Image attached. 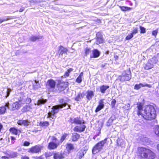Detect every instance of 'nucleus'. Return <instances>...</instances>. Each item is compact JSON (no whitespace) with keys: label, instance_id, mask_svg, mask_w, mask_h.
I'll list each match as a JSON object with an SVG mask.
<instances>
[{"label":"nucleus","instance_id":"obj_6","mask_svg":"<svg viewBox=\"0 0 159 159\" xmlns=\"http://www.w3.org/2000/svg\"><path fill=\"white\" fill-rule=\"evenodd\" d=\"M131 77V72L129 69L124 71L121 75L119 76V79L121 81H124L129 80Z\"/></svg>","mask_w":159,"mask_h":159},{"label":"nucleus","instance_id":"obj_49","mask_svg":"<svg viewBox=\"0 0 159 159\" xmlns=\"http://www.w3.org/2000/svg\"><path fill=\"white\" fill-rule=\"evenodd\" d=\"M11 91V89H7V95L6 96V98L9 95L10 92Z\"/></svg>","mask_w":159,"mask_h":159},{"label":"nucleus","instance_id":"obj_11","mask_svg":"<svg viewBox=\"0 0 159 159\" xmlns=\"http://www.w3.org/2000/svg\"><path fill=\"white\" fill-rule=\"evenodd\" d=\"M104 106V102L103 100H100L98 102V105L97 106L95 110V112H97L103 109Z\"/></svg>","mask_w":159,"mask_h":159},{"label":"nucleus","instance_id":"obj_42","mask_svg":"<svg viewBox=\"0 0 159 159\" xmlns=\"http://www.w3.org/2000/svg\"><path fill=\"white\" fill-rule=\"evenodd\" d=\"M17 156V153L16 152H13L10 154L9 155V157L10 158H14L16 157Z\"/></svg>","mask_w":159,"mask_h":159},{"label":"nucleus","instance_id":"obj_17","mask_svg":"<svg viewBox=\"0 0 159 159\" xmlns=\"http://www.w3.org/2000/svg\"><path fill=\"white\" fill-rule=\"evenodd\" d=\"M93 55L90 56L91 58H95L98 57L100 55L99 52L96 49H94L92 51Z\"/></svg>","mask_w":159,"mask_h":159},{"label":"nucleus","instance_id":"obj_4","mask_svg":"<svg viewBox=\"0 0 159 159\" xmlns=\"http://www.w3.org/2000/svg\"><path fill=\"white\" fill-rule=\"evenodd\" d=\"M25 104V101L23 100H20L16 102H14L10 107V109L12 111H15L16 110H18L22 107L23 105ZM5 107L9 108V103H7L6 104Z\"/></svg>","mask_w":159,"mask_h":159},{"label":"nucleus","instance_id":"obj_53","mask_svg":"<svg viewBox=\"0 0 159 159\" xmlns=\"http://www.w3.org/2000/svg\"><path fill=\"white\" fill-rule=\"evenodd\" d=\"M113 121V119L112 118H111L109 119L107 122H108L109 123H110L111 124V123H112V121Z\"/></svg>","mask_w":159,"mask_h":159},{"label":"nucleus","instance_id":"obj_54","mask_svg":"<svg viewBox=\"0 0 159 159\" xmlns=\"http://www.w3.org/2000/svg\"><path fill=\"white\" fill-rule=\"evenodd\" d=\"M21 159H29L27 157H21Z\"/></svg>","mask_w":159,"mask_h":159},{"label":"nucleus","instance_id":"obj_27","mask_svg":"<svg viewBox=\"0 0 159 159\" xmlns=\"http://www.w3.org/2000/svg\"><path fill=\"white\" fill-rule=\"evenodd\" d=\"M83 76V72H81L76 80V82L78 83H80L82 82Z\"/></svg>","mask_w":159,"mask_h":159},{"label":"nucleus","instance_id":"obj_3","mask_svg":"<svg viewBox=\"0 0 159 159\" xmlns=\"http://www.w3.org/2000/svg\"><path fill=\"white\" fill-rule=\"evenodd\" d=\"M60 105L54 106L52 108L51 110L48 113V117H50L52 119L54 118L55 114L58 111L59 109L65 107L67 104L65 102L63 99H61L60 101Z\"/></svg>","mask_w":159,"mask_h":159},{"label":"nucleus","instance_id":"obj_13","mask_svg":"<svg viewBox=\"0 0 159 159\" xmlns=\"http://www.w3.org/2000/svg\"><path fill=\"white\" fill-rule=\"evenodd\" d=\"M147 87L148 88H151L152 87V85L151 84H142L140 83L138 84H136L134 87V89H139L142 87Z\"/></svg>","mask_w":159,"mask_h":159},{"label":"nucleus","instance_id":"obj_21","mask_svg":"<svg viewBox=\"0 0 159 159\" xmlns=\"http://www.w3.org/2000/svg\"><path fill=\"white\" fill-rule=\"evenodd\" d=\"M109 88L108 85H103L100 87V92L102 93H104Z\"/></svg>","mask_w":159,"mask_h":159},{"label":"nucleus","instance_id":"obj_29","mask_svg":"<svg viewBox=\"0 0 159 159\" xmlns=\"http://www.w3.org/2000/svg\"><path fill=\"white\" fill-rule=\"evenodd\" d=\"M84 95L83 93H79L75 98V100L77 101H80L82 98L84 97Z\"/></svg>","mask_w":159,"mask_h":159},{"label":"nucleus","instance_id":"obj_46","mask_svg":"<svg viewBox=\"0 0 159 159\" xmlns=\"http://www.w3.org/2000/svg\"><path fill=\"white\" fill-rule=\"evenodd\" d=\"M140 28L141 33H144L146 32V30L145 28L141 26H140Z\"/></svg>","mask_w":159,"mask_h":159},{"label":"nucleus","instance_id":"obj_12","mask_svg":"<svg viewBox=\"0 0 159 159\" xmlns=\"http://www.w3.org/2000/svg\"><path fill=\"white\" fill-rule=\"evenodd\" d=\"M85 153V152L84 149L81 150L77 153L75 157V159H81L84 156Z\"/></svg>","mask_w":159,"mask_h":159},{"label":"nucleus","instance_id":"obj_50","mask_svg":"<svg viewBox=\"0 0 159 159\" xmlns=\"http://www.w3.org/2000/svg\"><path fill=\"white\" fill-rule=\"evenodd\" d=\"M130 106L129 104H128L124 107V108L126 110H129L130 109Z\"/></svg>","mask_w":159,"mask_h":159},{"label":"nucleus","instance_id":"obj_41","mask_svg":"<svg viewBox=\"0 0 159 159\" xmlns=\"http://www.w3.org/2000/svg\"><path fill=\"white\" fill-rule=\"evenodd\" d=\"M91 52V49L89 48H87L85 49V54L86 55H88Z\"/></svg>","mask_w":159,"mask_h":159},{"label":"nucleus","instance_id":"obj_56","mask_svg":"<svg viewBox=\"0 0 159 159\" xmlns=\"http://www.w3.org/2000/svg\"><path fill=\"white\" fill-rule=\"evenodd\" d=\"M2 125L0 124V131H1V129L2 128Z\"/></svg>","mask_w":159,"mask_h":159},{"label":"nucleus","instance_id":"obj_51","mask_svg":"<svg viewBox=\"0 0 159 159\" xmlns=\"http://www.w3.org/2000/svg\"><path fill=\"white\" fill-rule=\"evenodd\" d=\"M11 143H14L15 142V140H16V138L13 136H11Z\"/></svg>","mask_w":159,"mask_h":159},{"label":"nucleus","instance_id":"obj_31","mask_svg":"<svg viewBox=\"0 0 159 159\" xmlns=\"http://www.w3.org/2000/svg\"><path fill=\"white\" fill-rule=\"evenodd\" d=\"M73 70V69L71 68L68 69L67 70V71L66 72L63 76H64V77L65 78H66L67 77H68L70 73V72L72 71Z\"/></svg>","mask_w":159,"mask_h":159},{"label":"nucleus","instance_id":"obj_9","mask_svg":"<svg viewBox=\"0 0 159 159\" xmlns=\"http://www.w3.org/2000/svg\"><path fill=\"white\" fill-rule=\"evenodd\" d=\"M59 145V142L55 143L54 142H51L49 143L48 148L49 149H55Z\"/></svg>","mask_w":159,"mask_h":159},{"label":"nucleus","instance_id":"obj_22","mask_svg":"<svg viewBox=\"0 0 159 159\" xmlns=\"http://www.w3.org/2000/svg\"><path fill=\"white\" fill-rule=\"evenodd\" d=\"M63 158L62 154L60 153L57 152L54 154V159H62Z\"/></svg>","mask_w":159,"mask_h":159},{"label":"nucleus","instance_id":"obj_5","mask_svg":"<svg viewBox=\"0 0 159 159\" xmlns=\"http://www.w3.org/2000/svg\"><path fill=\"white\" fill-rule=\"evenodd\" d=\"M107 139H105L104 140H102L97 144L93 147L92 149V152L93 154H95L101 150L104 144L107 141Z\"/></svg>","mask_w":159,"mask_h":159},{"label":"nucleus","instance_id":"obj_35","mask_svg":"<svg viewBox=\"0 0 159 159\" xmlns=\"http://www.w3.org/2000/svg\"><path fill=\"white\" fill-rule=\"evenodd\" d=\"M121 10L123 11H126L131 10V8L125 7L124 6L120 7Z\"/></svg>","mask_w":159,"mask_h":159},{"label":"nucleus","instance_id":"obj_39","mask_svg":"<svg viewBox=\"0 0 159 159\" xmlns=\"http://www.w3.org/2000/svg\"><path fill=\"white\" fill-rule=\"evenodd\" d=\"M138 28H133V30L132 31L131 33L134 35V34L138 33Z\"/></svg>","mask_w":159,"mask_h":159},{"label":"nucleus","instance_id":"obj_36","mask_svg":"<svg viewBox=\"0 0 159 159\" xmlns=\"http://www.w3.org/2000/svg\"><path fill=\"white\" fill-rule=\"evenodd\" d=\"M6 110V107H0V114L4 113Z\"/></svg>","mask_w":159,"mask_h":159},{"label":"nucleus","instance_id":"obj_23","mask_svg":"<svg viewBox=\"0 0 159 159\" xmlns=\"http://www.w3.org/2000/svg\"><path fill=\"white\" fill-rule=\"evenodd\" d=\"M48 86L51 88H54L55 86L56 83L53 80H51L48 81Z\"/></svg>","mask_w":159,"mask_h":159},{"label":"nucleus","instance_id":"obj_38","mask_svg":"<svg viewBox=\"0 0 159 159\" xmlns=\"http://www.w3.org/2000/svg\"><path fill=\"white\" fill-rule=\"evenodd\" d=\"M35 82L36 84V85H34L33 87L35 89H38L40 87V84L39 83V81L36 80H35Z\"/></svg>","mask_w":159,"mask_h":159},{"label":"nucleus","instance_id":"obj_25","mask_svg":"<svg viewBox=\"0 0 159 159\" xmlns=\"http://www.w3.org/2000/svg\"><path fill=\"white\" fill-rule=\"evenodd\" d=\"M43 37L41 36H32L30 38V39L32 41H35L38 40H39L40 39H41Z\"/></svg>","mask_w":159,"mask_h":159},{"label":"nucleus","instance_id":"obj_10","mask_svg":"<svg viewBox=\"0 0 159 159\" xmlns=\"http://www.w3.org/2000/svg\"><path fill=\"white\" fill-rule=\"evenodd\" d=\"M96 42L95 43L98 44L99 43H102L103 42V39L102 36L100 33L98 32L96 34Z\"/></svg>","mask_w":159,"mask_h":159},{"label":"nucleus","instance_id":"obj_26","mask_svg":"<svg viewBox=\"0 0 159 159\" xmlns=\"http://www.w3.org/2000/svg\"><path fill=\"white\" fill-rule=\"evenodd\" d=\"M32 108L30 105H26L22 109L21 111L23 112H25L30 111L32 109Z\"/></svg>","mask_w":159,"mask_h":159},{"label":"nucleus","instance_id":"obj_8","mask_svg":"<svg viewBox=\"0 0 159 159\" xmlns=\"http://www.w3.org/2000/svg\"><path fill=\"white\" fill-rule=\"evenodd\" d=\"M86 128V126L84 124H81L75 127L73 130L75 132H81L84 131Z\"/></svg>","mask_w":159,"mask_h":159},{"label":"nucleus","instance_id":"obj_19","mask_svg":"<svg viewBox=\"0 0 159 159\" xmlns=\"http://www.w3.org/2000/svg\"><path fill=\"white\" fill-rule=\"evenodd\" d=\"M86 98L88 100H90L94 95V93L92 91H87L86 92Z\"/></svg>","mask_w":159,"mask_h":159},{"label":"nucleus","instance_id":"obj_24","mask_svg":"<svg viewBox=\"0 0 159 159\" xmlns=\"http://www.w3.org/2000/svg\"><path fill=\"white\" fill-rule=\"evenodd\" d=\"M47 102V100L44 99H41L39 100L36 103H34L35 105H38L39 106L40 105L42 104H43Z\"/></svg>","mask_w":159,"mask_h":159},{"label":"nucleus","instance_id":"obj_32","mask_svg":"<svg viewBox=\"0 0 159 159\" xmlns=\"http://www.w3.org/2000/svg\"><path fill=\"white\" fill-rule=\"evenodd\" d=\"M39 124L42 126H47L49 125V124L48 122L45 121L40 122Z\"/></svg>","mask_w":159,"mask_h":159},{"label":"nucleus","instance_id":"obj_16","mask_svg":"<svg viewBox=\"0 0 159 159\" xmlns=\"http://www.w3.org/2000/svg\"><path fill=\"white\" fill-rule=\"evenodd\" d=\"M59 55H62L63 54H67V49L64 48L62 46H60L59 47Z\"/></svg>","mask_w":159,"mask_h":159},{"label":"nucleus","instance_id":"obj_20","mask_svg":"<svg viewBox=\"0 0 159 159\" xmlns=\"http://www.w3.org/2000/svg\"><path fill=\"white\" fill-rule=\"evenodd\" d=\"M10 131L13 134L17 135L18 134H19L21 133L20 130H18L14 128H12L10 129Z\"/></svg>","mask_w":159,"mask_h":159},{"label":"nucleus","instance_id":"obj_57","mask_svg":"<svg viewBox=\"0 0 159 159\" xmlns=\"http://www.w3.org/2000/svg\"><path fill=\"white\" fill-rule=\"evenodd\" d=\"M111 124H110V123H108L107 122V126H109Z\"/></svg>","mask_w":159,"mask_h":159},{"label":"nucleus","instance_id":"obj_28","mask_svg":"<svg viewBox=\"0 0 159 159\" xmlns=\"http://www.w3.org/2000/svg\"><path fill=\"white\" fill-rule=\"evenodd\" d=\"M80 137V135L76 133L72 134V140L73 141H76Z\"/></svg>","mask_w":159,"mask_h":159},{"label":"nucleus","instance_id":"obj_52","mask_svg":"<svg viewBox=\"0 0 159 159\" xmlns=\"http://www.w3.org/2000/svg\"><path fill=\"white\" fill-rule=\"evenodd\" d=\"M30 144V143L28 142L27 141H25L24 143V146H29Z\"/></svg>","mask_w":159,"mask_h":159},{"label":"nucleus","instance_id":"obj_37","mask_svg":"<svg viewBox=\"0 0 159 159\" xmlns=\"http://www.w3.org/2000/svg\"><path fill=\"white\" fill-rule=\"evenodd\" d=\"M67 136V134H64L62 136L61 139L60 140L59 142L61 143L65 139Z\"/></svg>","mask_w":159,"mask_h":159},{"label":"nucleus","instance_id":"obj_1","mask_svg":"<svg viewBox=\"0 0 159 159\" xmlns=\"http://www.w3.org/2000/svg\"><path fill=\"white\" fill-rule=\"evenodd\" d=\"M143 104L139 103L137 104V114L141 115L144 118L147 120L154 119L156 116V111L154 107L149 105L145 106L143 109Z\"/></svg>","mask_w":159,"mask_h":159},{"label":"nucleus","instance_id":"obj_2","mask_svg":"<svg viewBox=\"0 0 159 159\" xmlns=\"http://www.w3.org/2000/svg\"><path fill=\"white\" fill-rule=\"evenodd\" d=\"M138 156L143 159H154L155 154L150 150L141 147L138 148Z\"/></svg>","mask_w":159,"mask_h":159},{"label":"nucleus","instance_id":"obj_58","mask_svg":"<svg viewBox=\"0 0 159 159\" xmlns=\"http://www.w3.org/2000/svg\"><path fill=\"white\" fill-rule=\"evenodd\" d=\"M114 58H115V59L116 60V59H118V57L117 56H116H116H114Z\"/></svg>","mask_w":159,"mask_h":159},{"label":"nucleus","instance_id":"obj_59","mask_svg":"<svg viewBox=\"0 0 159 159\" xmlns=\"http://www.w3.org/2000/svg\"><path fill=\"white\" fill-rule=\"evenodd\" d=\"M157 149L158 151H159V144L157 146Z\"/></svg>","mask_w":159,"mask_h":159},{"label":"nucleus","instance_id":"obj_55","mask_svg":"<svg viewBox=\"0 0 159 159\" xmlns=\"http://www.w3.org/2000/svg\"><path fill=\"white\" fill-rule=\"evenodd\" d=\"M24 10V7L20 9L19 11L20 12H21L23 11Z\"/></svg>","mask_w":159,"mask_h":159},{"label":"nucleus","instance_id":"obj_7","mask_svg":"<svg viewBox=\"0 0 159 159\" xmlns=\"http://www.w3.org/2000/svg\"><path fill=\"white\" fill-rule=\"evenodd\" d=\"M43 148L42 146L38 145L33 146L29 148L28 152L32 153H37L41 152Z\"/></svg>","mask_w":159,"mask_h":159},{"label":"nucleus","instance_id":"obj_33","mask_svg":"<svg viewBox=\"0 0 159 159\" xmlns=\"http://www.w3.org/2000/svg\"><path fill=\"white\" fill-rule=\"evenodd\" d=\"M154 131L156 135L159 137V126H156L155 128Z\"/></svg>","mask_w":159,"mask_h":159},{"label":"nucleus","instance_id":"obj_34","mask_svg":"<svg viewBox=\"0 0 159 159\" xmlns=\"http://www.w3.org/2000/svg\"><path fill=\"white\" fill-rule=\"evenodd\" d=\"M66 148L68 151L74 149L73 145L71 143L67 144Z\"/></svg>","mask_w":159,"mask_h":159},{"label":"nucleus","instance_id":"obj_60","mask_svg":"<svg viewBox=\"0 0 159 159\" xmlns=\"http://www.w3.org/2000/svg\"><path fill=\"white\" fill-rule=\"evenodd\" d=\"M69 105H68V107H67V109H68L69 108Z\"/></svg>","mask_w":159,"mask_h":159},{"label":"nucleus","instance_id":"obj_48","mask_svg":"<svg viewBox=\"0 0 159 159\" xmlns=\"http://www.w3.org/2000/svg\"><path fill=\"white\" fill-rule=\"evenodd\" d=\"M10 19V18H4L0 19V24L1 23H2L3 21H6Z\"/></svg>","mask_w":159,"mask_h":159},{"label":"nucleus","instance_id":"obj_40","mask_svg":"<svg viewBox=\"0 0 159 159\" xmlns=\"http://www.w3.org/2000/svg\"><path fill=\"white\" fill-rule=\"evenodd\" d=\"M25 101V103L29 104L31 102V99L30 98H27L25 100L23 99Z\"/></svg>","mask_w":159,"mask_h":159},{"label":"nucleus","instance_id":"obj_43","mask_svg":"<svg viewBox=\"0 0 159 159\" xmlns=\"http://www.w3.org/2000/svg\"><path fill=\"white\" fill-rule=\"evenodd\" d=\"M51 137V136H50ZM51 137V140H52V142H54L55 143H56L57 142H59L58 140L54 136H52Z\"/></svg>","mask_w":159,"mask_h":159},{"label":"nucleus","instance_id":"obj_15","mask_svg":"<svg viewBox=\"0 0 159 159\" xmlns=\"http://www.w3.org/2000/svg\"><path fill=\"white\" fill-rule=\"evenodd\" d=\"M17 123L20 125L27 126L29 125L30 122L27 120H19L18 121Z\"/></svg>","mask_w":159,"mask_h":159},{"label":"nucleus","instance_id":"obj_45","mask_svg":"<svg viewBox=\"0 0 159 159\" xmlns=\"http://www.w3.org/2000/svg\"><path fill=\"white\" fill-rule=\"evenodd\" d=\"M157 33H158V30H153L152 31V35L155 36V37H156Z\"/></svg>","mask_w":159,"mask_h":159},{"label":"nucleus","instance_id":"obj_44","mask_svg":"<svg viewBox=\"0 0 159 159\" xmlns=\"http://www.w3.org/2000/svg\"><path fill=\"white\" fill-rule=\"evenodd\" d=\"M133 35H134L131 33L127 35V36L126 37V39L127 40H129L133 37Z\"/></svg>","mask_w":159,"mask_h":159},{"label":"nucleus","instance_id":"obj_14","mask_svg":"<svg viewBox=\"0 0 159 159\" xmlns=\"http://www.w3.org/2000/svg\"><path fill=\"white\" fill-rule=\"evenodd\" d=\"M72 123H75L77 124H84L85 121L84 120L81 119L79 118H75L74 119Z\"/></svg>","mask_w":159,"mask_h":159},{"label":"nucleus","instance_id":"obj_18","mask_svg":"<svg viewBox=\"0 0 159 159\" xmlns=\"http://www.w3.org/2000/svg\"><path fill=\"white\" fill-rule=\"evenodd\" d=\"M153 65L150 62H149L148 60V62L144 65V67L145 70H148L152 69L153 67Z\"/></svg>","mask_w":159,"mask_h":159},{"label":"nucleus","instance_id":"obj_47","mask_svg":"<svg viewBox=\"0 0 159 159\" xmlns=\"http://www.w3.org/2000/svg\"><path fill=\"white\" fill-rule=\"evenodd\" d=\"M116 102V101L115 99H113L112 100L111 103L112 107H113L115 106Z\"/></svg>","mask_w":159,"mask_h":159},{"label":"nucleus","instance_id":"obj_30","mask_svg":"<svg viewBox=\"0 0 159 159\" xmlns=\"http://www.w3.org/2000/svg\"><path fill=\"white\" fill-rule=\"evenodd\" d=\"M149 62H150L152 64H156L158 61L157 58L156 57H153L151 59L149 60Z\"/></svg>","mask_w":159,"mask_h":159}]
</instances>
